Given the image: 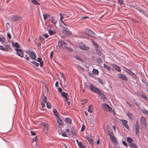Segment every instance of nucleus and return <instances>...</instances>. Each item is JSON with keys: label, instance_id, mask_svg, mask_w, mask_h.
I'll list each match as a JSON object with an SVG mask.
<instances>
[{"label": "nucleus", "instance_id": "nucleus-1", "mask_svg": "<svg viewBox=\"0 0 148 148\" xmlns=\"http://www.w3.org/2000/svg\"><path fill=\"white\" fill-rule=\"evenodd\" d=\"M84 85L86 88L88 89L90 88L91 90L93 92L99 95H101L102 92L100 89L92 84H89L88 85L86 83H85Z\"/></svg>", "mask_w": 148, "mask_h": 148}, {"label": "nucleus", "instance_id": "nucleus-2", "mask_svg": "<svg viewBox=\"0 0 148 148\" xmlns=\"http://www.w3.org/2000/svg\"><path fill=\"white\" fill-rule=\"evenodd\" d=\"M107 133L108 135L110 136V138L112 141L114 143H116V138L113 135V133L111 129H109L108 130Z\"/></svg>", "mask_w": 148, "mask_h": 148}, {"label": "nucleus", "instance_id": "nucleus-3", "mask_svg": "<svg viewBox=\"0 0 148 148\" xmlns=\"http://www.w3.org/2000/svg\"><path fill=\"white\" fill-rule=\"evenodd\" d=\"M101 106L102 108L104 111L109 112L112 111V108L108 105L106 104H103Z\"/></svg>", "mask_w": 148, "mask_h": 148}, {"label": "nucleus", "instance_id": "nucleus-4", "mask_svg": "<svg viewBox=\"0 0 148 148\" xmlns=\"http://www.w3.org/2000/svg\"><path fill=\"white\" fill-rule=\"evenodd\" d=\"M27 53V54H29V56L31 58L32 60H35L36 56L35 53L30 50H28Z\"/></svg>", "mask_w": 148, "mask_h": 148}, {"label": "nucleus", "instance_id": "nucleus-5", "mask_svg": "<svg viewBox=\"0 0 148 148\" xmlns=\"http://www.w3.org/2000/svg\"><path fill=\"white\" fill-rule=\"evenodd\" d=\"M58 45L61 48H63L66 47L67 44L62 41V40H59L58 41Z\"/></svg>", "mask_w": 148, "mask_h": 148}, {"label": "nucleus", "instance_id": "nucleus-6", "mask_svg": "<svg viewBox=\"0 0 148 148\" xmlns=\"http://www.w3.org/2000/svg\"><path fill=\"white\" fill-rule=\"evenodd\" d=\"M118 76L120 79L126 81L127 80V79L125 75L122 74H119L118 75Z\"/></svg>", "mask_w": 148, "mask_h": 148}, {"label": "nucleus", "instance_id": "nucleus-7", "mask_svg": "<svg viewBox=\"0 0 148 148\" xmlns=\"http://www.w3.org/2000/svg\"><path fill=\"white\" fill-rule=\"evenodd\" d=\"M120 121L125 127L127 130H129V128L127 124L128 121L125 120L121 119Z\"/></svg>", "mask_w": 148, "mask_h": 148}, {"label": "nucleus", "instance_id": "nucleus-8", "mask_svg": "<svg viewBox=\"0 0 148 148\" xmlns=\"http://www.w3.org/2000/svg\"><path fill=\"white\" fill-rule=\"evenodd\" d=\"M15 50L17 52L16 54L17 55L21 58L23 57V53L22 52L21 49H16Z\"/></svg>", "mask_w": 148, "mask_h": 148}, {"label": "nucleus", "instance_id": "nucleus-9", "mask_svg": "<svg viewBox=\"0 0 148 148\" xmlns=\"http://www.w3.org/2000/svg\"><path fill=\"white\" fill-rule=\"evenodd\" d=\"M62 32L64 34H71V31L69 30V29L65 27L63 28Z\"/></svg>", "mask_w": 148, "mask_h": 148}, {"label": "nucleus", "instance_id": "nucleus-10", "mask_svg": "<svg viewBox=\"0 0 148 148\" xmlns=\"http://www.w3.org/2000/svg\"><path fill=\"white\" fill-rule=\"evenodd\" d=\"M86 138L88 141L89 143L92 145L93 143V141L92 139V136L91 135H88L86 136Z\"/></svg>", "mask_w": 148, "mask_h": 148}, {"label": "nucleus", "instance_id": "nucleus-11", "mask_svg": "<svg viewBox=\"0 0 148 148\" xmlns=\"http://www.w3.org/2000/svg\"><path fill=\"white\" fill-rule=\"evenodd\" d=\"M85 32L86 34L90 36H93V34H95L93 32H92L91 30L88 29H86L85 30Z\"/></svg>", "mask_w": 148, "mask_h": 148}, {"label": "nucleus", "instance_id": "nucleus-12", "mask_svg": "<svg viewBox=\"0 0 148 148\" xmlns=\"http://www.w3.org/2000/svg\"><path fill=\"white\" fill-rule=\"evenodd\" d=\"M22 19V17L17 16H14L12 17V20L13 21H17L19 20H20Z\"/></svg>", "mask_w": 148, "mask_h": 148}, {"label": "nucleus", "instance_id": "nucleus-13", "mask_svg": "<svg viewBox=\"0 0 148 148\" xmlns=\"http://www.w3.org/2000/svg\"><path fill=\"white\" fill-rule=\"evenodd\" d=\"M43 99L41 102L42 107L43 108L45 106V103L47 101V97L45 96L42 97Z\"/></svg>", "mask_w": 148, "mask_h": 148}, {"label": "nucleus", "instance_id": "nucleus-14", "mask_svg": "<svg viewBox=\"0 0 148 148\" xmlns=\"http://www.w3.org/2000/svg\"><path fill=\"white\" fill-rule=\"evenodd\" d=\"M125 71L126 72L129 73L130 75L133 76L135 78L136 77V76L135 74L132 72L131 71L127 68H125Z\"/></svg>", "mask_w": 148, "mask_h": 148}, {"label": "nucleus", "instance_id": "nucleus-15", "mask_svg": "<svg viewBox=\"0 0 148 148\" xmlns=\"http://www.w3.org/2000/svg\"><path fill=\"white\" fill-rule=\"evenodd\" d=\"M140 122L142 124L145 125V127H146V120L145 117L142 116L140 119Z\"/></svg>", "mask_w": 148, "mask_h": 148}, {"label": "nucleus", "instance_id": "nucleus-16", "mask_svg": "<svg viewBox=\"0 0 148 148\" xmlns=\"http://www.w3.org/2000/svg\"><path fill=\"white\" fill-rule=\"evenodd\" d=\"M79 48L80 49L83 50H88L89 49L88 47H87L84 45H82L79 46Z\"/></svg>", "mask_w": 148, "mask_h": 148}, {"label": "nucleus", "instance_id": "nucleus-17", "mask_svg": "<svg viewBox=\"0 0 148 148\" xmlns=\"http://www.w3.org/2000/svg\"><path fill=\"white\" fill-rule=\"evenodd\" d=\"M56 119L57 120V122L60 125L62 126L63 124H64V123L63 122L62 120L59 117L56 118Z\"/></svg>", "mask_w": 148, "mask_h": 148}, {"label": "nucleus", "instance_id": "nucleus-18", "mask_svg": "<svg viewBox=\"0 0 148 148\" xmlns=\"http://www.w3.org/2000/svg\"><path fill=\"white\" fill-rule=\"evenodd\" d=\"M61 95L62 97L65 98L66 101H67L68 98L67 97V94L66 93H65L64 92H63L61 93Z\"/></svg>", "mask_w": 148, "mask_h": 148}, {"label": "nucleus", "instance_id": "nucleus-19", "mask_svg": "<svg viewBox=\"0 0 148 148\" xmlns=\"http://www.w3.org/2000/svg\"><path fill=\"white\" fill-rule=\"evenodd\" d=\"M37 61L40 62V67H42L43 65V61H42V59L40 58H38V60H37Z\"/></svg>", "mask_w": 148, "mask_h": 148}, {"label": "nucleus", "instance_id": "nucleus-20", "mask_svg": "<svg viewBox=\"0 0 148 148\" xmlns=\"http://www.w3.org/2000/svg\"><path fill=\"white\" fill-rule=\"evenodd\" d=\"M129 146L131 148H138L136 145L134 143H130L129 145Z\"/></svg>", "mask_w": 148, "mask_h": 148}, {"label": "nucleus", "instance_id": "nucleus-21", "mask_svg": "<svg viewBox=\"0 0 148 148\" xmlns=\"http://www.w3.org/2000/svg\"><path fill=\"white\" fill-rule=\"evenodd\" d=\"M53 111L54 115L56 117V118L59 117V114L57 110L56 109H54L53 110Z\"/></svg>", "mask_w": 148, "mask_h": 148}, {"label": "nucleus", "instance_id": "nucleus-22", "mask_svg": "<svg viewBox=\"0 0 148 148\" xmlns=\"http://www.w3.org/2000/svg\"><path fill=\"white\" fill-rule=\"evenodd\" d=\"M127 115L131 119H132L133 118V114L129 112H127Z\"/></svg>", "mask_w": 148, "mask_h": 148}, {"label": "nucleus", "instance_id": "nucleus-23", "mask_svg": "<svg viewBox=\"0 0 148 148\" xmlns=\"http://www.w3.org/2000/svg\"><path fill=\"white\" fill-rule=\"evenodd\" d=\"M51 22L53 24H56L57 23V21L55 20V18L53 17H51Z\"/></svg>", "mask_w": 148, "mask_h": 148}, {"label": "nucleus", "instance_id": "nucleus-24", "mask_svg": "<svg viewBox=\"0 0 148 148\" xmlns=\"http://www.w3.org/2000/svg\"><path fill=\"white\" fill-rule=\"evenodd\" d=\"M113 66L115 69L119 72H121V71L120 68L116 65H113Z\"/></svg>", "mask_w": 148, "mask_h": 148}, {"label": "nucleus", "instance_id": "nucleus-25", "mask_svg": "<svg viewBox=\"0 0 148 148\" xmlns=\"http://www.w3.org/2000/svg\"><path fill=\"white\" fill-rule=\"evenodd\" d=\"M88 111L90 113H92L93 112V109L92 106H89L88 107Z\"/></svg>", "mask_w": 148, "mask_h": 148}, {"label": "nucleus", "instance_id": "nucleus-26", "mask_svg": "<svg viewBox=\"0 0 148 148\" xmlns=\"http://www.w3.org/2000/svg\"><path fill=\"white\" fill-rule=\"evenodd\" d=\"M78 146L80 148H86V147L84 145H83V143L81 142H79L78 143Z\"/></svg>", "mask_w": 148, "mask_h": 148}, {"label": "nucleus", "instance_id": "nucleus-27", "mask_svg": "<svg viewBox=\"0 0 148 148\" xmlns=\"http://www.w3.org/2000/svg\"><path fill=\"white\" fill-rule=\"evenodd\" d=\"M0 41L2 43H3L4 42L5 38L3 36H0Z\"/></svg>", "mask_w": 148, "mask_h": 148}, {"label": "nucleus", "instance_id": "nucleus-28", "mask_svg": "<svg viewBox=\"0 0 148 148\" xmlns=\"http://www.w3.org/2000/svg\"><path fill=\"white\" fill-rule=\"evenodd\" d=\"M43 16L44 20H45L50 16V14H43Z\"/></svg>", "mask_w": 148, "mask_h": 148}, {"label": "nucleus", "instance_id": "nucleus-29", "mask_svg": "<svg viewBox=\"0 0 148 148\" xmlns=\"http://www.w3.org/2000/svg\"><path fill=\"white\" fill-rule=\"evenodd\" d=\"M59 15L60 16V21H61V22L62 23H63V21H62V19H63L64 18V17L63 16L64 15L62 13H61V12L59 14Z\"/></svg>", "mask_w": 148, "mask_h": 148}, {"label": "nucleus", "instance_id": "nucleus-30", "mask_svg": "<svg viewBox=\"0 0 148 148\" xmlns=\"http://www.w3.org/2000/svg\"><path fill=\"white\" fill-rule=\"evenodd\" d=\"M127 141L130 143H132L133 141V139L130 137L127 138Z\"/></svg>", "mask_w": 148, "mask_h": 148}, {"label": "nucleus", "instance_id": "nucleus-31", "mask_svg": "<svg viewBox=\"0 0 148 148\" xmlns=\"http://www.w3.org/2000/svg\"><path fill=\"white\" fill-rule=\"evenodd\" d=\"M92 72L94 74L96 75H97L99 73V71L97 69H93Z\"/></svg>", "mask_w": 148, "mask_h": 148}, {"label": "nucleus", "instance_id": "nucleus-32", "mask_svg": "<svg viewBox=\"0 0 148 148\" xmlns=\"http://www.w3.org/2000/svg\"><path fill=\"white\" fill-rule=\"evenodd\" d=\"M67 123H71L72 122L71 120V119L69 118H66L65 119Z\"/></svg>", "mask_w": 148, "mask_h": 148}, {"label": "nucleus", "instance_id": "nucleus-33", "mask_svg": "<svg viewBox=\"0 0 148 148\" xmlns=\"http://www.w3.org/2000/svg\"><path fill=\"white\" fill-rule=\"evenodd\" d=\"M31 63L33 65H34L35 66H36L37 67H38L39 66V64L34 61H32L31 62Z\"/></svg>", "mask_w": 148, "mask_h": 148}, {"label": "nucleus", "instance_id": "nucleus-34", "mask_svg": "<svg viewBox=\"0 0 148 148\" xmlns=\"http://www.w3.org/2000/svg\"><path fill=\"white\" fill-rule=\"evenodd\" d=\"M43 125H44V130H46L47 131H48V125L47 124H46V123H44L43 124Z\"/></svg>", "mask_w": 148, "mask_h": 148}, {"label": "nucleus", "instance_id": "nucleus-35", "mask_svg": "<svg viewBox=\"0 0 148 148\" xmlns=\"http://www.w3.org/2000/svg\"><path fill=\"white\" fill-rule=\"evenodd\" d=\"M142 111L143 113H144L146 115L148 114V111H147V110L143 108L142 109Z\"/></svg>", "mask_w": 148, "mask_h": 148}, {"label": "nucleus", "instance_id": "nucleus-36", "mask_svg": "<svg viewBox=\"0 0 148 148\" xmlns=\"http://www.w3.org/2000/svg\"><path fill=\"white\" fill-rule=\"evenodd\" d=\"M103 66L104 68L108 69L109 71L110 70V68L109 66H107L105 64H104Z\"/></svg>", "mask_w": 148, "mask_h": 148}, {"label": "nucleus", "instance_id": "nucleus-37", "mask_svg": "<svg viewBox=\"0 0 148 148\" xmlns=\"http://www.w3.org/2000/svg\"><path fill=\"white\" fill-rule=\"evenodd\" d=\"M140 96L145 99H147V96L145 95H144L142 93H141Z\"/></svg>", "mask_w": 148, "mask_h": 148}, {"label": "nucleus", "instance_id": "nucleus-38", "mask_svg": "<svg viewBox=\"0 0 148 148\" xmlns=\"http://www.w3.org/2000/svg\"><path fill=\"white\" fill-rule=\"evenodd\" d=\"M13 47H15L18 48L20 46L18 43L17 42H16L13 45Z\"/></svg>", "mask_w": 148, "mask_h": 148}, {"label": "nucleus", "instance_id": "nucleus-39", "mask_svg": "<svg viewBox=\"0 0 148 148\" xmlns=\"http://www.w3.org/2000/svg\"><path fill=\"white\" fill-rule=\"evenodd\" d=\"M48 32L50 35H53L55 34V32L51 30H49L48 31Z\"/></svg>", "mask_w": 148, "mask_h": 148}, {"label": "nucleus", "instance_id": "nucleus-40", "mask_svg": "<svg viewBox=\"0 0 148 148\" xmlns=\"http://www.w3.org/2000/svg\"><path fill=\"white\" fill-rule=\"evenodd\" d=\"M7 38L8 41H9V40H10L11 38V35L10 33H8Z\"/></svg>", "mask_w": 148, "mask_h": 148}, {"label": "nucleus", "instance_id": "nucleus-41", "mask_svg": "<svg viewBox=\"0 0 148 148\" xmlns=\"http://www.w3.org/2000/svg\"><path fill=\"white\" fill-rule=\"evenodd\" d=\"M32 2L34 4L37 5L38 4H39L36 1V0H31Z\"/></svg>", "mask_w": 148, "mask_h": 148}, {"label": "nucleus", "instance_id": "nucleus-42", "mask_svg": "<svg viewBox=\"0 0 148 148\" xmlns=\"http://www.w3.org/2000/svg\"><path fill=\"white\" fill-rule=\"evenodd\" d=\"M60 75L63 78L64 81H66L65 78L64 76V74H63V73L61 72H60Z\"/></svg>", "mask_w": 148, "mask_h": 148}, {"label": "nucleus", "instance_id": "nucleus-43", "mask_svg": "<svg viewBox=\"0 0 148 148\" xmlns=\"http://www.w3.org/2000/svg\"><path fill=\"white\" fill-rule=\"evenodd\" d=\"M47 107L48 108H51V104H50V103L49 102H47Z\"/></svg>", "mask_w": 148, "mask_h": 148}, {"label": "nucleus", "instance_id": "nucleus-44", "mask_svg": "<svg viewBox=\"0 0 148 148\" xmlns=\"http://www.w3.org/2000/svg\"><path fill=\"white\" fill-rule=\"evenodd\" d=\"M135 127H136V130L139 129V123L137 121L136 122V124L135 125Z\"/></svg>", "mask_w": 148, "mask_h": 148}, {"label": "nucleus", "instance_id": "nucleus-45", "mask_svg": "<svg viewBox=\"0 0 148 148\" xmlns=\"http://www.w3.org/2000/svg\"><path fill=\"white\" fill-rule=\"evenodd\" d=\"M0 50L3 51H5L7 50L6 49L4 48L3 46L1 45H0Z\"/></svg>", "mask_w": 148, "mask_h": 148}, {"label": "nucleus", "instance_id": "nucleus-46", "mask_svg": "<svg viewBox=\"0 0 148 148\" xmlns=\"http://www.w3.org/2000/svg\"><path fill=\"white\" fill-rule=\"evenodd\" d=\"M92 42L94 46L95 47L98 48V46L97 45V44L96 42H94L92 41Z\"/></svg>", "mask_w": 148, "mask_h": 148}, {"label": "nucleus", "instance_id": "nucleus-47", "mask_svg": "<svg viewBox=\"0 0 148 148\" xmlns=\"http://www.w3.org/2000/svg\"><path fill=\"white\" fill-rule=\"evenodd\" d=\"M136 132L137 134V135L139 136H140V134H139V129H137L136 130Z\"/></svg>", "mask_w": 148, "mask_h": 148}, {"label": "nucleus", "instance_id": "nucleus-48", "mask_svg": "<svg viewBox=\"0 0 148 148\" xmlns=\"http://www.w3.org/2000/svg\"><path fill=\"white\" fill-rule=\"evenodd\" d=\"M118 3L120 5H122L123 4V1L122 0H117Z\"/></svg>", "mask_w": 148, "mask_h": 148}, {"label": "nucleus", "instance_id": "nucleus-49", "mask_svg": "<svg viewBox=\"0 0 148 148\" xmlns=\"http://www.w3.org/2000/svg\"><path fill=\"white\" fill-rule=\"evenodd\" d=\"M85 128V125L84 124L82 125V128L81 129V131H83L84 130Z\"/></svg>", "mask_w": 148, "mask_h": 148}, {"label": "nucleus", "instance_id": "nucleus-50", "mask_svg": "<svg viewBox=\"0 0 148 148\" xmlns=\"http://www.w3.org/2000/svg\"><path fill=\"white\" fill-rule=\"evenodd\" d=\"M53 51H51L50 53V57L51 59L52 58L53 55Z\"/></svg>", "mask_w": 148, "mask_h": 148}, {"label": "nucleus", "instance_id": "nucleus-51", "mask_svg": "<svg viewBox=\"0 0 148 148\" xmlns=\"http://www.w3.org/2000/svg\"><path fill=\"white\" fill-rule=\"evenodd\" d=\"M97 62L99 63H101L102 62V60L100 58H98L97 60Z\"/></svg>", "mask_w": 148, "mask_h": 148}, {"label": "nucleus", "instance_id": "nucleus-52", "mask_svg": "<svg viewBox=\"0 0 148 148\" xmlns=\"http://www.w3.org/2000/svg\"><path fill=\"white\" fill-rule=\"evenodd\" d=\"M39 39L41 41H44V38L41 36H40L39 37Z\"/></svg>", "mask_w": 148, "mask_h": 148}, {"label": "nucleus", "instance_id": "nucleus-53", "mask_svg": "<svg viewBox=\"0 0 148 148\" xmlns=\"http://www.w3.org/2000/svg\"><path fill=\"white\" fill-rule=\"evenodd\" d=\"M31 133L32 135L33 136H35L36 134V133L35 132H33L32 131H31Z\"/></svg>", "mask_w": 148, "mask_h": 148}, {"label": "nucleus", "instance_id": "nucleus-54", "mask_svg": "<svg viewBox=\"0 0 148 148\" xmlns=\"http://www.w3.org/2000/svg\"><path fill=\"white\" fill-rule=\"evenodd\" d=\"M43 36L46 38H47L48 37V35L47 34H44Z\"/></svg>", "mask_w": 148, "mask_h": 148}, {"label": "nucleus", "instance_id": "nucleus-55", "mask_svg": "<svg viewBox=\"0 0 148 148\" xmlns=\"http://www.w3.org/2000/svg\"><path fill=\"white\" fill-rule=\"evenodd\" d=\"M88 18V16H82L81 17V19H83L85 18Z\"/></svg>", "mask_w": 148, "mask_h": 148}, {"label": "nucleus", "instance_id": "nucleus-56", "mask_svg": "<svg viewBox=\"0 0 148 148\" xmlns=\"http://www.w3.org/2000/svg\"><path fill=\"white\" fill-rule=\"evenodd\" d=\"M59 83L58 82H56L55 84V86L57 87L58 86Z\"/></svg>", "mask_w": 148, "mask_h": 148}, {"label": "nucleus", "instance_id": "nucleus-57", "mask_svg": "<svg viewBox=\"0 0 148 148\" xmlns=\"http://www.w3.org/2000/svg\"><path fill=\"white\" fill-rule=\"evenodd\" d=\"M123 144L125 146H127V144L125 142V141H123Z\"/></svg>", "mask_w": 148, "mask_h": 148}, {"label": "nucleus", "instance_id": "nucleus-58", "mask_svg": "<svg viewBox=\"0 0 148 148\" xmlns=\"http://www.w3.org/2000/svg\"><path fill=\"white\" fill-rule=\"evenodd\" d=\"M37 141V138L36 137L34 139L32 140L33 142H36Z\"/></svg>", "mask_w": 148, "mask_h": 148}, {"label": "nucleus", "instance_id": "nucleus-59", "mask_svg": "<svg viewBox=\"0 0 148 148\" xmlns=\"http://www.w3.org/2000/svg\"><path fill=\"white\" fill-rule=\"evenodd\" d=\"M58 89V90L60 92H62V89L60 88H59Z\"/></svg>", "mask_w": 148, "mask_h": 148}, {"label": "nucleus", "instance_id": "nucleus-60", "mask_svg": "<svg viewBox=\"0 0 148 148\" xmlns=\"http://www.w3.org/2000/svg\"><path fill=\"white\" fill-rule=\"evenodd\" d=\"M75 58L78 60H80V59L81 58H80L78 56H76V57H75Z\"/></svg>", "mask_w": 148, "mask_h": 148}, {"label": "nucleus", "instance_id": "nucleus-61", "mask_svg": "<svg viewBox=\"0 0 148 148\" xmlns=\"http://www.w3.org/2000/svg\"><path fill=\"white\" fill-rule=\"evenodd\" d=\"M62 136H63L64 137L67 136L64 133H62Z\"/></svg>", "mask_w": 148, "mask_h": 148}, {"label": "nucleus", "instance_id": "nucleus-62", "mask_svg": "<svg viewBox=\"0 0 148 148\" xmlns=\"http://www.w3.org/2000/svg\"><path fill=\"white\" fill-rule=\"evenodd\" d=\"M66 101L67 102L68 105H70V102L68 101V99L67 101Z\"/></svg>", "mask_w": 148, "mask_h": 148}, {"label": "nucleus", "instance_id": "nucleus-63", "mask_svg": "<svg viewBox=\"0 0 148 148\" xmlns=\"http://www.w3.org/2000/svg\"><path fill=\"white\" fill-rule=\"evenodd\" d=\"M66 131L68 132V133H70V130L69 129H67L66 130Z\"/></svg>", "mask_w": 148, "mask_h": 148}, {"label": "nucleus", "instance_id": "nucleus-64", "mask_svg": "<svg viewBox=\"0 0 148 148\" xmlns=\"http://www.w3.org/2000/svg\"><path fill=\"white\" fill-rule=\"evenodd\" d=\"M80 62H81L82 63L84 62L83 61V60L81 58L80 59V60H79Z\"/></svg>", "mask_w": 148, "mask_h": 148}]
</instances>
